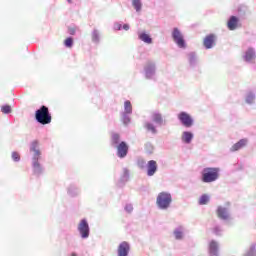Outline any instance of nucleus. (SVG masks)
<instances>
[{
	"instance_id": "obj_1",
	"label": "nucleus",
	"mask_w": 256,
	"mask_h": 256,
	"mask_svg": "<svg viewBox=\"0 0 256 256\" xmlns=\"http://www.w3.org/2000/svg\"><path fill=\"white\" fill-rule=\"evenodd\" d=\"M35 119L40 125H49L52 121L51 113H49V108L47 106H42L35 113Z\"/></svg>"
},
{
	"instance_id": "obj_2",
	"label": "nucleus",
	"mask_w": 256,
	"mask_h": 256,
	"mask_svg": "<svg viewBox=\"0 0 256 256\" xmlns=\"http://www.w3.org/2000/svg\"><path fill=\"white\" fill-rule=\"evenodd\" d=\"M219 177V169L217 168H206L203 173V181L204 183H211L216 181Z\"/></svg>"
},
{
	"instance_id": "obj_3",
	"label": "nucleus",
	"mask_w": 256,
	"mask_h": 256,
	"mask_svg": "<svg viewBox=\"0 0 256 256\" xmlns=\"http://www.w3.org/2000/svg\"><path fill=\"white\" fill-rule=\"evenodd\" d=\"M158 207L160 209H167L171 205V194L162 192L157 197Z\"/></svg>"
},
{
	"instance_id": "obj_4",
	"label": "nucleus",
	"mask_w": 256,
	"mask_h": 256,
	"mask_svg": "<svg viewBox=\"0 0 256 256\" xmlns=\"http://www.w3.org/2000/svg\"><path fill=\"white\" fill-rule=\"evenodd\" d=\"M78 231L82 239H87V237H89V223H87V220L83 219L80 221Z\"/></svg>"
},
{
	"instance_id": "obj_5",
	"label": "nucleus",
	"mask_w": 256,
	"mask_h": 256,
	"mask_svg": "<svg viewBox=\"0 0 256 256\" xmlns=\"http://www.w3.org/2000/svg\"><path fill=\"white\" fill-rule=\"evenodd\" d=\"M172 37H173L175 43L178 45V47H180L181 49H183V47H185V40L183 39V34H181L179 29L174 28Z\"/></svg>"
},
{
	"instance_id": "obj_6",
	"label": "nucleus",
	"mask_w": 256,
	"mask_h": 256,
	"mask_svg": "<svg viewBox=\"0 0 256 256\" xmlns=\"http://www.w3.org/2000/svg\"><path fill=\"white\" fill-rule=\"evenodd\" d=\"M178 119L185 127H191L193 125V119H191V116L185 112L180 113Z\"/></svg>"
},
{
	"instance_id": "obj_7",
	"label": "nucleus",
	"mask_w": 256,
	"mask_h": 256,
	"mask_svg": "<svg viewBox=\"0 0 256 256\" xmlns=\"http://www.w3.org/2000/svg\"><path fill=\"white\" fill-rule=\"evenodd\" d=\"M156 171H157V162H155L154 160H150L147 166V175L149 177H153Z\"/></svg>"
},
{
	"instance_id": "obj_8",
	"label": "nucleus",
	"mask_w": 256,
	"mask_h": 256,
	"mask_svg": "<svg viewBox=\"0 0 256 256\" xmlns=\"http://www.w3.org/2000/svg\"><path fill=\"white\" fill-rule=\"evenodd\" d=\"M33 171L35 175H41L43 173V168H41V164L39 163V157L33 158Z\"/></svg>"
},
{
	"instance_id": "obj_9",
	"label": "nucleus",
	"mask_w": 256,
	"mask_h": 256,
	"mask_svg": "<svg viewBox=\"0 0 256 256\" xmlns=\"http://www.w3.org/2000/svg\"><path fill=\"white\" fill-rule=\"evenodd\" d=\"M128 147L127 144H125V142H121L118 145V156L123 158V157H127V151H128Z\"/></svg>"
},
{
	"instance_id": "obj_10",
	"label": "nucleus",
	"mask_w": 256,
	"mask_h": 256,
	"mask_svg": "<svg viewBox=\"0 0 256 256\" xmlns=\"http://www.w3.org/2000/svg\"><path fill=\"white\" fill-rule=\"evenodd\" d=\"M128 250H129V244L127 242H122L118 247V255L127 256Z\"/></svg>"
},
{
	"instance_id": "obj_11",
	"label": "nucleus",
	"mask_w": 256,
	"mask_h": 256,
	"mask_svg": "<svg viewBox=\"0 0 256 256\" xmlns=\"http://www.w3.org/2000/svg\"><path fill=\"white\" fill-rule=\"evenodd\" d=\"M213 43H215V36L213 34L208 35L204 39V47L206 49H211V47H213Z\"/></svg>"
},
{
	"instance_id": "obj_12",
	"label": "nucleus",
	"mask_w": 256,
	"mask_h": 256,
	"mask_svg": "<svg viewBox=\"0 0 256 256\" xmlns=\"http://www.w3.org/2000/svg\"><path fill=\"white\" fill-rule=\"evenodd\" d=\"M145 73H146L147 79H151V77H153V75H155V65L149 64L145 68Z\"/></svg>"
},
{
	"instance_id": "obj_13",
	"label": "nucleus",
	"mask_w": 256,
	"mask_h": 256,
	"mask_svg": "<svg viewBox=\"0 0 256 256\" xmlns=\"http://www.w3.org/2000/svg\"><path fill=\"white\" fill-rule=\"evenodd\" d=\"M217 214L220 219H229V212L223 207H218Z\"/></svg>"
},
{
	"instance_id": "obj_14",
	"label": "nucleus",
	"mask_w": 256,
	"mask_h": 256,
	"mask_svg": "<svg viewBox=\"0 0 256 256\" xmlns=\"http://www.w3.org/2000/svg\"><path fill=\"white\" fill-rule=\"evenodd\" d=\"M38 147H39V142L38 141H33L32 144H31L30 150L35 153L34 157H41V151H39V149H37Z\"/></svg>"
},
{
	"instance_id": "obj_15",
	"label": "nucleus",
	"mask_w": 256,
	"mask_h": 256,
	"mask_svg": "<svg viewBox=\"0 0 256 256\" xmlns=\"http://www.w3.org/2000/svg\"><path fill=\"white\" fill-rule=\"evenodd\" d=\"M237 17L232 16L230 18V20L228 21V29H230V31H234V29H237Z\"/></svg>"
},
{
	"instance_id": "obj_16",
	"label": "nucleus",
	"mask_w": 256,
	"mask_h": 256,
	"mask_svg": "<svg viewBox=\"0 0 256 256\" xmlns=\"http://www.w3.org/2000/svg\"><path fill=\"white\" fill-rule=\"evenodd\" d=\"M244 59L248 63H250V61H253L255 59V51H253V49H248L244 56Z\"/></svg>"
},
{
	"instance_id": "obj_17",
	"label": "nucleus",
	"mask_w": 256,
	"mask_h": 256,
	"mask_svg": "<svg viewBox=\"0 0 256 256\" xmlns=\"http://www.w3.org/2000/svg\"><path fill=\"white\" fill-rule=\"evenodd\" d=\"M152 121L156 123V125L161 126L163 124V118L161 117V114L155 112L152 114Z\"/></svg>"
},
{
	"instance_id": "obj_18",
	"label": "nucleus",
	"mask_w": 256,
	"mask_h": 256,
	"mask_svg": "<svg viewBox=\"0 0 256 256\" xmlns=\"http://www.w3.org/2000/svg\"><path fill=\"white\" fill-rule=\"evenodd\" d=\"M245 145H247V140L242 139L233 145L232 151H239V149H241V147H245Z\"/></svg>"
},
{
	"instance_id": "obj_19",
	"label": "nucleus",
	"mask_w": 256,
	"mask_h": 256,
	"mask_svg": "<svg viewBox=\"0 0 256 256\" xmlns=\"http://www.w3.org/2000/svg\"><path fill=\"white\" fill-rule=\"evenodd\" d=\"M217 242L212 241L209 246L210 256H217Z\"/></svg>"
},
{
	"instance_id": "obj_20",
	"label": "nucleus",
	"mask_w": 256,
	"mask_h": 256,
	"mask_svg": "<svg viewBox=\"0 0 256 256\" xmlns=\"http://www.w3.org/2000/svg\"><path fill=\"white\" fill-rule=\"evenodd\" d=\"M193 139V133L191 132H184L182 135V141L184 143H191V140Z\"/></svg>"
},
{
	"instance_id": "obj_21",
	"label": "nucleus",
	"mask_w": 256,
	"mask_h": 256,
	"mask_svg": "<svg viewBox=\"0 0 256 256\" xmlns=\"http://www.w3.org/2000/svg\"><path fill=\"white\" fill-rule=\"evenodd\" d=\"M132 6L134 7L135 11L139 13V11H141V7H143V4L141 3V0H132Z\"/></svg>"
},
{
	"instance_id": "obj_22",
	"label": "nucleus",
	"mask_w": 256,
	"mask_h": 256,
	"mask_svg": "<svg viewBox=\"0 0 256 256\" xmlns=\"http://www.w3.org/2000/svg\"><path fill=\"white\" fill-rule=\"evenodd\" d=\"M139 39H141V41H143L144 43H152V39H151V36H149L148 34L146 33H141L139 35Z\"/></svg>"
},
{
	"instance_id": "obj_23",
	"label": "nucleus",
	"mask_w": 256,
	"mask_h": 256,
	"mask_svg": "<svg viewBox=\"0 0 256 256\" xmlns=\"http://www.w3.org/2000/svg\"><path fill=\"white\" fill-rule=\"evenodd\" d=\"M174 235H175L176 239H181L183 237V228L182 227L177 228L174 231Z\"/></svg>"
},
{
	"instance_id": "obj_24",
	"label": "nucleus",
	"mask_w": 256,
	"mask_h": 256,
	"mask_svg": "<svg viewBox=\"0 0 256 256\" xmlns=\"http://www.w3.org/2000/svg\"><path fill=\"white\" fill-rule=\"evenodd\" d=\"M199 203H200V205H206L207 203H209V196L202 195L200 197Z\"/></svg>"
},
{
	"instance_id": "obj_25",
	"label": "nucleus",
	"mask_w": 256,
	"mask_h": 256,
	"mask_svg": "<svg viewBox=\"0 0 256 256\" xmlns=\"http://www.w3.org/2000/svg\"><path fill=\"white\" fill-rule=\"evenodd\" d=\"M65 47L71 48L73 47V38L68 37L64 40Z\"/></svg>"
},
{
	"instance_id": "obj_26",
	"label": "nucleus",
	"mask_w": 256,
	"mask_h": 256,
	"mask_svg": "<svg viewBox=\"0 0 256 256\" xmlns=\"http://www.w3.org/2000/svg\"><path fill=\"white\" fill-rule=\"evenodd\" d=\"M146 129L148 131H151V133H157V130L155 129V126L151 123H146Z\"/></svg>"
},
{
	"instance_id": "obj_27",
	"label": "nucleus",
	"mask_w": 256,
	"mask_h": 256,
	"mask_svg": "<svg viewBox=\"0 0 256 256\" xmlns=\"http://www.w3.org/2000/svg\"><path fill=\"white\" fill-rule=\"evenodd\" d=\"M1 111H2V113H6V114L11 113V106H9V105L2 106Z\"/></svg>"
},
{
	"instance_id": "obj_28",
	"label": "nucleus",
	"mask_w": 256,
	"mask_h": 256,
	"mask_svg": "<svg viewBox=\"0 0 256 256\" xmlns=\"http://www.w3.org/2000/svg\"><path fill=\"white\" fill-rule=\"evenodd\" d=\"M129 180V170L124 169L123 175H122V181H128Z\"/></svg>"
},
{
	"instance_id": "obj_29",
	"label": "nucleus",
	"mask_w": 256,
	"mask_h": 256,
	"mask_svg": "<svg viewBox=\"0 0 256 256\" xmlns=\"http://www.w3.org/2000/svg\"><path fill=\"white\" fill-rule=\"evenodd\" d=\"M12 159L17 162L21 160V156L17 152H12Z\"/></svg>"
},
{
	"instance_id": "obj_30",
	"label": "nucleus",
	"mask_w": 256,
	"mask_h": 256,
	"mask_svg": "<svg viewBox=\"0 0 256 256\" xmlns=\"http://www.w3.org/2000/svg\"><path fill=\"white\" fill-rule=\"evenodd\" d=\"M255 101V96L253 94H248L246 97V102L253 103Z\"/></svg>"
},
{
	"instance_id": "obj_31",
	"label": "nucleus",
	"mask_w": 256,
	"mask_h": 256,
	"mask_svg": "<svg viewBox=\"0 0 256 256\" xmlns=\"http://www.w3.org/2000/svg\"><path fill=\"white\" fill-rule=\"evenodd\" d=\"M76 31H77V28H75V27H68L69 35H75Z\"/></svg>"
},
{
	"instance_id": "obj_32",
	"label": "nucleus",
	"mask_w": 256,
	"mask_h": 256,
	"mask_svg": "<svg viewBox=\"0 0 256 256\" xmlns=\"http://www.w3.org/2000/svg\"><path fill=\"white\" fill-rule=\"evenodd\" d=\"M255 255V247H251L250 251L247 253V256H254Z\"/></svg>"
},
{
	"instance_id": "obj_33",
	"label": "nucleus",
	"mask_w": 256,
	"mask_h": 256,
	"mask_svg": "<svg viewBox=\"0 0 256 256\" xmlns=\"http://www.w3.org/2000/svg\"><path fill=\"white\" fill-rule=\"evenodd\" d=\"M122 27L121 24H115L114 29H116V31H121Z\"/></svg>"
},
{
	"instance_id": "obj_34",
	"label": "nucleus",
	"mask_w": 256,
	"mask_h": 256,
	"mask_svg": "<svg viewBox=\"0 0 256 256\" xmlns=\"http://www.w3.org/2000/svg\"><path fill=\"white\" fill-rule=\"evenodd\" d=\"M113 141H114L115 143H117V141H119V135L115 134V135L113 136Z\"/></svg>"
},
{
	"instance_id": "obj_35",
	"label": "nucleus",
	"mask_w": 256,
	"mask_h": 256,
	"mask_svg": "<svg viewBox=\"0 0 256 256\" xmlns=\"http://www.w3.org/2000/svg\"><path fill=\"white\" fill-rule=\"evenodd\" d=\"M193 59H195V54L191 53L190 54V63H193Z\"/></svg>"
},
{
	"instance_id": "obj_36",
	"label": "nucleus",
	"mask_w": 256,
	"mask_h": 256,
	"mask_svg": "<svg viewBox=\"0 0 256 256\" xmlns=\"http://www.w3.org/2000/svg\"><path fill=\"white\" fill-rule=\"evenodd\" d=\"M123 29H124L125 31H127V30L129 29V26H128L127 24H124V25H123Z\"/></svg>"
},
{
	"instance_id": "obj_37",
	"label": "nucleus",
	"mask_w": 256,
	"mask_h": 256,
	"mask_svg": "<svg viewBox=\"0 0 256 256\" xmlns=\"http://www.w3.org/2000/svg\"><path fill=\"white\" fill-rule=\"evenodd\" d=\"M214 233H215L216 235H219V228H215V229H214Z\"/></svg>"
},
{
	"instance_id": "obj_38",
	"label": "nucleus",
	"mask_w": 256,
	"mask_h": 256,
	"mask_svg": "<svg viewBox=\"0 0 256 256\" xmlns=\"http://www.w3.org/2000/svg\"><path fill=\"white\" fill-rule=\"evenodd\" d=\"M70 256H77V253L73 252Z\"/></svg>"
},
{
	"instance_id": "obj_39",
	"label": "nucleus",
	"mask_w": 256,
	"mask_h": 256,
	"mask_svg": "<svg viewBox=\"0 0 256 256\" xmlns=\"http://www.w3.org/2000/svg\"><path fill=\"white\" fill-rule=\"evenodd\" d=\"M129 106V102H125V107H128Z\"/></svg>"
},
{
	"instance_id": "obj_40",
	"label": "nucleus",
	"mask_w": 256,
	"mask_h": 256,
	"mask_svg": "<svg viewBox=\"0 0 256 256\" xmlns=\"http://www.w3.org/2000/svg\"><path fill=\"white\" fill-rule=\"evenodd\" d=\"M68 3H73V0H68Z\"/></svg>"
}]
</instances>
